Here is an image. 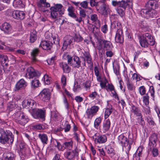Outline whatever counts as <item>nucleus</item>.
<instances>
[{
  "label": "nucleus",
  "mask_w": 160,
  "mask_h": 160,
  "mask_svg": "<svg viewBox=\"0 0 160 160\" xmlns=\"http://www.w3.org/2000/svg\"><path fill=\"white\" fill-rule=\"evenodd\" d=\"M139 118H138V123L142 126H143L144 124V122L143 119L142 118V115L141 116H138Z\"/></svg>",
  "instance_id": "obj_60"
},
{
  "label": "nucleus",
  "mask_w": 160,
  "mask_h": 160,
  "mask_svg": "<svg viewBox=\"0 0 160 160\" xmlns=\"http://www.w3.org/2000/svg\"><path fill=\"white\" fill-rule=\"evenodd\" d=\"M148 44L151 46H153L155 44V41L152 37L151 38L148 39Z\"/></svg>",
  "instance_id": "obj_64"
},
{
  "label": "nucleus",
  "mask_w": 160,
  "mask_h": 160,
  "mask_svg": "<svg viewBox=\"0 0 160 160\" xmlns=\"http://www.w3.org/2000/svg\"><path fill=\"white\" fill-rule=\"evenodd\" d=\"M138 91L140 94L142 96L145 94L146 89L144 86H142L139 87L138 88Z\"/></svg>",
  "instance_id": "obj_43"
},
{
  "label": "nucleus",
  "mask_w": 160,
  "mask_h": 160,
  "mask_svg": "<svg viewBox=\"0 0 160 160\" xmlns=\"http://www.w3.org/2000/svg\"><path fill=\"white\" fill-rule=\"evenodd\" d=\"M40 2L41 4L38 5L39 7H41V6L46 8H48L50 7V4L48 2H46V0H40Z\"/></svg>",
  "instance_id": "obj_40"
},
{
  "label": "nucleus",
  "mask_w": 160,
  "mask_h": 160,
  "mask_svg": "<svg viewBox=\"0 0 160 160\" xmlns=\"http://www.w3.org/2000/svg\"><path fill=\"white\" fill-rule=\"evenodd\" d=\"M132 5V0H129L125 2L124 0L119 1V7L122 8L124 10L128 7H131Z\"/></svg>",
  "instance_id": "obj_19"
},
{
  "label": "nucleus",
  "mask_w": 160,
  "mask_h": 160,
  "mask_svg": "<svg viewBox=\"0 0 160 160\" xmlns=\"http://www.w3.org/2000/svg\"><path fill=\"white\" fill-rule=\"evenodd\" d=\"M22 3V0H14L13 2V5L16 7H18Z\"/></svg>",
  "instance_id": "obj_52"
},
{
  "label": "nucleus",
  "mask_w": 160,
  "mask_h": 160,
  "mask_svg": "<svg viewBox=\"0 0 160 160\" xmlns=\"http://www.w3.org/2000/svg\"><path fill=\"white\" fill-rule=\"evenodd\" d=\"M149 92L151 93V95L152 97L153 100H154V93L155 91L154 88V87L152 86H151L150 87Z\"/></svg>",
  "instance_id": "obj_54"
},
{
  "label": "nucleus",
  "mask_w": 160,
  "mask_h": 160,
  "mask_svg": "<svg viewBox=\"0 0 160 160\" xmlns=\"http://www.w3.org/2000/svg\"><path fill=\"white\" fill-rule=\"evenodd\" d=\"M13 137L12 133L10 131H5L3 129H0V142L2 143H12Z\"/></svg>",
  "instance_id": "obj_1"
},
{
  "label": "nucleus",
  "mask_w": 160,
  "mask_h": 160,
  "mask_svg": "<svg viewBox=\"0 0 160 160\" xmlns=\"http://www.w3.org/2000/svg\"><path fill=\"white\" fill-rule=\"evenodd\" d=\"M1 30L7 34H9L12 32V27L9 23L5 22L3 23L0 27Z\"/></svg>",
  "instance_id": "obj_16"
},
{
  "label": "nucleus",
  "mask_w": 160,
  "mask_h": 160,
  "mask_svg": "<svg viewBox=\"0 0 160 160\" xmlns=\"http://www.w3.org/2000/svg\"><path fill=\"white\" fill-rule=\"evenodd\" d=\"M106 89L107 91L108 90L111 91H114L115 90L114 87L112 84H108V87L106 88Z\"/></svg>",
  "instance_id": "obj_59"
},
{
  "label": "nucleus",
  "mask_w": 160,
  "mask_h": 160,
  "mask_svg": "<svg viewBox=\"0 0 160 160\" xmlns=\"http://www.w3.org/2000/svg\"><path fill=\"white\" fill-rule=\"evenodd\" d=\"M149 150L150 151L152 150V149L155 148L156 146V142L149 141Z\"/></svg>",
  "instance_id": "obj_51"
},
{
  "label": "nucleus",
  "mask_w": 160,
  "mask_h": 160,
  "mask_svg": "<svg viewBox=\"0 0 160 160\" xmlns=\"http://www.w3.org/2000/svg\"><path fill=\"white\" fill-rule=\"evenodd\" d=\"M152 153L153 156L155 157L157 156L158 155V149L154 148L152 149Z\"/></svg>",
  "instance_id": "obj_63"
},
{
  "label": "nucleus",
  "mask_w": 160,
  "mask_h": 160,
  "mask_svg": "<svg viewBox=\"0 0 160 160\" xmlns=\"http://www.w3.org/2000/svg\"><path fill=\"white\" fill-rule=\"evenodd\" d=\"M80 88V86L77 82H75L73 90L74 92L76 91L77 90L79 89Z\"/></svg>",
  "instance_id": "obj_62"
},
{
  "label": "nucleus",
  "mask_w": 160,
  "mask_h": 160,
  "mask_svg": "<svg viewBox=\"0 0 160 160\" xmlns=\"http://www.w3.org/2000/svg\"><path fill=\"white\" fill-rule=\"evenodd\" d=\"M74 39L76 42H79L82 40V38L79 35H76L74 37Z\"/></svg>",
  "instance_id": "obj_57"
},
{
  "label": "nucleus",
  "mask_w": 160,
  "mask_h": 160,
  "mask_svg": "<svg viewBox=\"0 0 160 160\" xmlns=\"http://www.w3.org/2000/svg\"><path fill=\"white\" fill-rule=\"evenodd\" d=\"M140 13L142 17L147 18H152L156 15V11L149 8L142 9L140 11Z\"/></svg>",
  "instance_id": "obj_5"
},
{
  "label": "nucleus",
  "mask_w": 160,
  "mask_h": 160,
  "mask_svg": "<svg viewBox=\"0 0 160 160\" xmlns=\"http://www.w3.org/2000/svg\"><path fill=\"white\" fill-rule=\"evenodd\" d=\"M91 20L93 22H96L99 27L100 26V22L99 21L98 19L97 15L96 14H94L91 15Z\"/></svg>",
  "instance_id": "obj_39"
},
{
  "label": "nucleus",
  "mask_w": 160,
  "mask_h": 160,
  "mask_svg": "<svg viewBox=\"0 0 160 160\" xmlns=\"http://www.w3.org/2000/svg\"><path fill=\"white\" fill-rule=\"evenodd\" d=\"M115 40L117 42L122 43L123 42V32L122 29H119L117 30Z\"/></svg>",
  "instance_id": "obj_18"
},
{
  "label": "nucleus",
  "mask_w": 160,
  "mask_h": 160,
  "mask_svg": "<svg viewBox=\"0 0 160 160\" xmlns=\"http://www.w3.org/2000/svg\"><path fill=\"white\" fill-rule=\"evenodd\" d=\"M113 112V109L112 108H107L106 109L104 113V117L105 119L107 118H108L109 116L111 114V113L112 112Z\"/></svg>",
  "instance_id": "obj_34"
},
{
  "label": "nucleus",
  "mask_w": 160,
  "mask_h": 160,
  "mask_svg": "<svg viewBox=\"0 0 160 160\" xmlns=\"http://www.w3.org/2000/svg\"><path fill=\"white\" fill-rule=\"evenodd\" d=\"M127 84L128 88L129 90L130 91H132L133 89H135V87L131 82L129 80L127 81Z\"/></svg>",
  "instance_id": "obj_41"
},
{
  "label": "nucleus",
  "mask_w": 160,
  "mask_h": 160,
  "mask_svg": "<svg viewBox=\"0 0 160 160\" xmlns=\"http://www.w3.org/2000/svg\"><path fill=\"white\" fill-rule=\"evenodd\" d=\"M22 106L26 108H34L36 103L35 101L31 99L24 100L22 102Z\"/></svg>",
  "instance_id": "obj_10"
},
{
  "label": "nucleus",
  "mask_w": 160,
  "mask_h": 160,
  "mask_svg": "<svg viewBox=\"0 0 160 160\" xmlns=\"http://www.w3.org/2000/svg\"><path fill=\"white\" fill-rule=\"evenodd\" d=\"M142 150H139V149H138L137 151L136 157L137 158L136 159L137 160H140V157L142 155Z\"/></svg>",
  "instance_id": "obj_58"
},
{
  "label": "nucleus",
  "mask_w": 160,
  "mask_h": 160,
  "mask_svg": "<svg viewBox=\"0 0 160 160\" xmlns=\"http://www.w3.org/2000/svg\"><path fill=\"white\" fill-rule=\"evenodd\" d=\"M37 39V36L35 34L31 33L30 34V40L31 42H33Z\"/></svg>",
  "instance_id": "obj_53"
},
{
  "label": "nucleus",
  "mask_w": 160,
  "mask_h": 160,
  "mask_svg": "<svg viewBox=\"0 0 160 160\" xmlns=\"http://www.w3.org/2000/svg\"><path fill=\"white\" fill-rule=\"evenodd\" d=\"M103 8L100 10L99 12L105 17H107L108 15L110 12L111 10L108 5H106L104 3H102Z\"/></svg>",
  "instance_id": "obj_17"
},
{
  "label": "nucleus",
  "mask_w": 160,
  "mask_h": 160,
  "mask_svg": "<svg viewBox=\"0 0 160 160\" xmlns=\"http://www.w3.org/2000/svg\"><path fill=\"white\" fill-rule=\"evenodd\" d=\"M63 58H66L68 64L74 68H78L80 66L81 61L79 58L77 56L72 57L69 54H65L63 55Z\"/></svg>",
  "instance_id": "obj_3"
},
{
  "label": "nucleus",
  "mask_w": 160,
  "mask_h": 160,
  "mask_svg": "<svg viewBox=\"0 0 160 160\" xmlns=\"http://www.w3.org/2000/svg\"><path fill=\"white\" fill-rule=\"evenodd\" d=\"M111 122L109 119H108L103 122V130L104 132L108 131L110 128Z\"/></svg>",
  "instance_id": "obj_25"
},
{
  "label": "nucleus",
  "mask_w": 160,
  "mask_h": 160,
  "mask_svg": "<svg viewBox=\"0 0 160 160\" xmlns=\"http://www.w3.org/2000/svg\"><path fill=\"white\" fill-rule=\"evenodd\" d=\"M39 52V50L37 48L34 49L31 52L32 59L33 62H35L37 61L36 57L38 56Z\"/></svg>",
  "instance_id": "obj_27"
},
{
  "label": "nucleus",
  "mask_w": 160,
  "mask_h": 160,
  "mask_svg": "<svg viewBox=\"0 0 160 160\" xmlns=\"http://www.w3.org/2000/svg\"><path fill=\"white\" fill-rule=\"evenodd\" d=\"M93 138L96 143H104L107 141V138L105 136L100 135L99 133H95L93 136Z\"/></svg>",
  "instance_id": "obj_12"
},
{
  "label": "nucleus",
  "mask_w": 160,
  "mask_h": 160,
  "mask_svg": "<svg viewBox=\"0 0 160 160\" xmlns=\"http://www.w3.org/2000/svg\"><path fill=\"white\" fill-rule=\"evenodd\" d=\"M117 13L121 17H123L125 15L124 11L125 10L121 9L120 8H117L116 9Z\"/></svg>",
  "instance_id": "obj_45"
},
{
  "label": "nucleus",
  "mask_w": 160,
  "mask_h": 160,
  "mask_svg": "<svg viewBox=\"0 0 160 160\" xmlns=\"http://www.w3.org/2000/svg\"><path fill=\"white\" fill-rule=\"evenodd\" d=\"M38 137L43 144H47L48 142V137L47 135L44 133H40Z\"/></svg>",
  "instance_id": "obj_29"
},
{
  "label": "nucleus",
  "mask_w": 160,
  "mask_h": 160,
  "mask_svg": "<svg viewBox=\"0 0 160 160\" xmlns=\"http://www.w3.org/2000/svg\"><path fill=\"white\" fill-rule=\"evenodd\" d=\"M107 153L111 157H113L115 154V152L114 150L111 147L108 148L107 150Z\"/></svg>",
  "instance_id": "obj_50"
},
{
  "label": "nucleus",
  "mask_w": 160,
  "mask_h": 160,
  "mask_svg": "<svg viewBox=\"0 0 160 160\" xmlns=\"http://www.w3.org/2000/svg\"><path fill=\"white\" fill-rule=\"evenodd\" d=\"M88 2L86 1H84L81 2L80 4L82 7L83 8H88Z\"/></svg>",
  "instance_id": "obj_61"
},
{
  "label": "nucleus",
  "mask_w": 160,
  "mask_h": 160,
  "mask_svg": "<svg viewBox=\"0 0 160 160\" xmlns=\"http://www.w3.org/2000/svg\"><path fill=\"white\" fill-rule=\"evenodd\" d=\"M141 76L139 75L138 74L136 73H133L132 76V79L136 80L137 82L140 81L141 79Z\"/></svg>",
  "instance_id": "obj_49"
},
{
  "label": "nucleus",
  "mask_w": 160,
  "mask_h": 160,
  "mask_svg": "<svg viewBox=\"0 0 160 160\" xmlns=\"http://www.w3.org/2000/svg\"><path fill=\"white\" fill-rule=\"evenodd\" d=\"M63 144L65 148L70 150L72 148V141L67 142L64 143Z\"/></svg>",
  "instance_id": "obj_47"
},
{
  "label": "nucleus",
  "mask_w": 160,
  "mask_h": 160,
  "mask_svg": "<svg viewBox=\"0 0 160 160\" xmlns=\"http://www.w3.org/2000/svg\"><path fill=\"white\" fill-rule=\"evenodd\" d=\"M74 10L75 9L73 7L71 6H69L68 9V15L72 18H76V15L74 12Z\"/></svg>",
  "instance_id": "obj_31"
},
{
  "label": "nucleus",
  "mask_w": 160,
  "mask_h": 160,
  "mask_svg": "<svg viewBox=\"0 0 160 160\" xmlns=\"http://www.w3.org/2000/svg\"><path fill=\"white\" fill-rule=\"evenodd\" d=\"M99 108L96 106H93L90 108L88 109L86 111V115L88 118H92L95 115L98 111Z\"/></svg>",
  "instance_id": "obj_14"
},
{
  "label": "nucleus",
  "mask_w": 160,
  "mask_h": 160,
  "mask_svg": "<svg viewBox=\"0 0 160 160\" xmlns=\"http://www.w3.org/2000/svg\"><path fill=\"white\" fill-rule=\"evenodd\" d=\"M158 138L157 135L155 133L152 134L149 138V141L153 142H156Z\"/></svg>",
  "instance_id": "obj_46"
},
{
  "label": "nucleus",
  "mask_w": 160,
  "mask_h": 160,
  "mask_svg": "<svg viewBox=\"0 0 160 160\" xmlns=\"http://www.w3.org/2000/svg\"><path fill=\"white\" fill-rule=\"evenodd\" d=\"M78 152L75 149L71 151H67L65 153V157L68 159H73L76 155H78Z\"/></svg>",
  "instance_id": "obj_21"
},
{
  "label": "nucleus",
  "mask_w": 160,
  "mask_h": 160,
  "mask_svg": "<svg viewBox=\"0 0 160 160\" xmlns=\"http://www.w3.org/2000/svg\"><path fill=\"white\" fill-rule=\"evenodd\" d=\"M90 0V6L92 7H96V9L98 10H99V9H98V7H99L100 6V3H101V2H96L95 1L96 0Z\"/></svg>",
  "instance_id": "obj_32"
},
{
  "label": "nucleus",
  "mask_w": 160,
  "mask_h": 160,
  "mask_svg": "<svg viewBox=\"0 0 160 160\" xmlns=\"http://www.w3.org/2000/svg\"><path fill=\"white\" fill-rule=\"evenodd\" d=\"M111 26L114 28H116L118 30L119 29H122L121 24L118 21H115L111 23Z\"/></svg>",
  "instance_id": "obj_33"
},
{
  "label": "nucleus",
  "mask_w": 160,
  "mask_h": 160,
  "mask_svg": "<svg viewBox=\"0 0 160 160\" xmlns=\"http://www.w3.org/2000/svg\"><path fill=\"white\" fill-rule=\"evenodd\" d=\"M60 67L62 68L63 72L65 73H68L71 70V68L67 64L61 62L60 63Z\"/></svg>",
  "instance_id": "obj_30"
},
{
  "label": "nucleus",
  "mask_w": 160,
  "mask_h": 160,
  "mask_svg": "<svg viewBox=\"0 0 160 160\" xmlns=\"http://www.w3.org/2000/svg\"><path fill=\"white\" fill-rule=\"evenodd\" d=\"M74 39L73 37L70 35H67L64 38V42L62 48L64 50L66 49L69 45L72 44Z\"/></svg>",
  "instance_id": "obj_13"
},
{
  "label": "nucleus",
  "mask_w": 160,
  "mask_h": 160,
  "mask_svg": "<svg viewBox=\"0 0 160 160\" xmlns=\"http://www.w3.org/2000/svg\"><path fill=\"white\" fill-rule=\"evenodd\" d=\"M31 84L32 88H35L39 86L40 83L38 80L35 78L32 81Z\"/></svg>",
  "instance_id": "obj_37"
},
{
  "label": "nucleus",
  "mask_w": 160,
  "mask_h": 160,
  "mask_svg": "<svg viewBox=\"0 0 160 160\" xmlns=\"http://www.w3.org/2000/svg\"><path fill=\"white\" fill-rule=\"evenodd\" d=\"M41 73L38 71L35 70L32 67L28 68L26 71L25 76L28 78H32L34 77L39 76Z\"/></svg>",
  "instance_id": "obj_8"
},
{
  "label": "nucleus",
  "mask_w": 160,
  "mask_h": 160,
  "mask_svg": "<svg viewBox=\"0 0 160 160\" xmlns=\"http://www.w3.org/2000/svg\"><path fill=\"white\" fill-rule=\"evenodd\" d=\"M130 112L131 113H133L137 116H140L141 115V112L138 108L132 105L131 107Z\"/></svg>",
  "instance_id": "obj_22"
},
{
  "label": "nucleus",
  "mask_w": 160,
  "mask_h": 160,
  "mask_svg": "<svg viewBox=\"0 0 160 160\" xmlns=\"http://www.w3.org/2000/svg\"><path fill=\"white\" fill-rule=\"evenodd\" d=\"M101 118L99 117L97 118L94 121V127L95 128L98 129L99 127V124L101 122Z\"/></svg>",
  "instance_id": "obj_42"
},
{
  "label": "nucleus",
  "mask_w": 160,
  "mask_h": 160,
  "mask_svg": "<svg viewBox=\"0 0 160 160\" xmlns=\"http://www.w3.org/2000/svg\"><path fill=\"white\" fill-rule=\"evenodd\" d=\"M51 95L49 89L45 88L40 92L38 96L41 100L47 102L50 99Z\"/></svg>",
  "instance_id": "obj_7"
},
{
  "label": "nucleus",
  "mask_w": 160,
  "mask_h": 160,
  "mask_svg": "<svg viewBox=\"0 0 160 160\" xmlns=\"http://www.w3.org/2000/svg\"><path fill=\"white\" fill-rule=\"evenodd\" d=\"M15 120L17 122L22 125H24L29 120L27 116L23 113L21 112L17 113L15 117Z\"/></svg>",
  "instance_id": "obj_6"
},
{
  "label": "nucleus",
  "mask_w": 160,
  "mask_h": 160,
  "mask_svg": "<svg viewBox=\"0 0 160 160\" xmlns=\"http://www.w3.org/2000/svg\"><path fill=\"white\" fill-rule=\"evenodd\" d=\"M27 83L23 79H21L18 81L15 85L17 90L24 88L27 86Z\"/></svg>",
  "instance_id": "obj_20"
},
{
  "label": "nucleus",
  "mask_w": 160,
  "mask_h": 160,
  "mask_svg": "<svg viewBox=\"0 0 160 160\" xmlns=\"http://www.w3.org/2000/svg\"><path fill=\"white\" fill-rule=\"evenodd\" d=\"M62 87L63 88L66 85V79L64 75H62L61 79Z\"/></svg>",
  "instance_id": "obj_56"
},
{
  "label": "nucleus",
  "mask_w": 160,
  "mask_h": 160,
  "mask_svg": "<svg viewBox=\"0 0 160 160\" xmlns=\"http://www.w3.org/2000/svg\"><path fill=\"white\" fill-rule=\"evenodd\" d=\"M3 157L4 160H13L15 156L13 153L9 152L4 153Z\"/></svg>",
  "instance_id": "obj_26"
},
{
  "label": "nucleus",
  "mask_w": 160,
  "mask_h": 160,
  "mask_svg": "<svg viewBox=\"0 0 160 160\" xmlns=\"http://www.w3.org/2000/svg\"><path fill=\"white\" fill-rule=\"evenodd\" d=\"M12 16L15 19L22 20L25 16V13L22 11L15 10L12 12Z\"/></svg>",
  "instance_id": "obj_15"
},
{
  "label": "nucleus",
  "mask_w": 160,
  "mask_h": 160,
  "mask_svg": "<svg viewBox=\"0 0 160 160\" xmlns=\"http://www.w3.org/2000/svg\"><path fill=\"white\" fill-rule=\"evenodd\" d=\"M65 9L61 4H56L54 6L50 8L51 16V18L56 19L58 17V14L62 15L64 13Z\"/></svg>",
  "instance_id": "obj_2"
},
{
  "label": "nucleus",
  "mask_w": 160,
  "mask_h": 160,
  "mask_svg": "<svg viewBox=\"0 0 160 160\" xmlns=\"http://www.w3.org/2000/svg\"><path fill=\"white\" fill-rule=\"evenodd\" d=\"M148 40L145 39L144 38H142L140 40V44L142 47L146 48L147 47L148 45Z\"/></svg>",
  "instance_id": "obj_38"
},
{
  "label": "nucleus",
  "mask_w": 160,
  "mask_h": 160,
  "mask_svg": "<svg viewBox=\"0 0 160 160\" xmlns=\"http://www.w3.org/2000/svg\"><path fill=\"white\" fill-rule=\"evenodd\" d=\"M43 79L45 83L48 85L51 83V78L49 77L48 75L45 74L43 77Z\"/></svg>",
  "instance_id": "obj_44"
},
{
  "label": "nucleus",
  "mask_w": 160,
  "mask_h": 160,
  "mask_svg": "<svg viewBox=\"0 0 160 160\" xmlns=\"http://www.w3.org/2000/svg\"><path fill=\"white\" fill-rule=\"evenodd\" d=\"M149 8L151 9L155 10L158 7V5L156 0H151L149 1L147 5Z\"/></svg>",
  "instance_id": "obj_23"
},
{
  "label": "nucleus",
  "mask_w": 160,
  "mask_h": 160,
  "mask_svg": "<svg viewBox=\"0 0 160 160\" xmlns=\"http://www.w3.org/2000/svg\"><path fill=\"white\" fill-rule=\"evenodd\" d=\"M0 61L2 64L5 63V64L7 65V62L8 61V58L6 56L0 54Z\"/></svg>",
  "instance_id": "obj_36"
},
{
  "label": "nucleus",
  "mask_w": 160,
  "mask_h": 160,
  "mask_svg": "<svg viewBox=\"0 0 160 160\" xmlns=\"http://www.w3.org/2000/svg\"><path fill=\"white\" fill-rule=\"evenodd\" d=\"M118 139L122 144H124V147L127 150L126 152L127 154H128L131 149V146L130 144L128 143L127 138L123 135H121L119 136Z\"/></svg>",
  "instance_id": "obj_11"
},
{
  "label": "nucleus",
  "mask_w": 160,
  "mask_h": 160,
  "mask_svg": "<svg viewBox=\"0 0 160 160\" xmlns=\"http://www.w3.org/2000/svg\"><path fill=\"white\" fill-rule=\"evenodd\" d=\"M31 113L35 118L43 119L45 118V112L41 109H32Z\"/></svg>",
  "instance_id": "obj_9"
},
{
  "label": "nucleus",
  "mask_w": 160,
  "mask_h": 160,
  "mask_svg": "<svg viewBox=\"0 0 160 160\" xmlns=\"http://www.w3.org/2000/svg\"><path fill=\"white\" fill-rule=\"evenodd\" d=\"M83 54L85 57V59L88 63L90 64L92 62V58L90 53L88 52H85Z\"/></svg>",
  "instance_id": "obj_35"
},
{
  "label": "nucleus",
  "mask_w": 160,
  "mask_h": 160,
  "mask_svg": "<svg viewBox=\"0 0 160 160\" xmlns=\"http://www.w3.org/2000/svg\"><path fill=\"white\" fill-rule=\"evenodd\" d=\"M112 48V44L110 42L102 39L98 40L97 48L99 51L104 49L106 50H110Z\"/></svg>",
  "instance_id": "obj_4"
},
{
  "label": "nucleus",
  "mask_w": 160,
  "mask_h": 160,
  "mask_svg": "<svg viewBox=\"0 0 160 160\" xmlns=\"http://www.w3.org/2000/svg\"><path fill=\"white\" fill-rule=\"evenodd\" d=\"M62 127L63 130L64 129V132H67L69 131L71 128L70 125L69 124L68 122L67 121H64L62 122Z\"/></svg>",
  "instance_id": "obj_28"
},
{
  "label": "nucleus",
  "mask_w": 160,
  "mask_h": 160,
  "mask_svg": "<svg viewBox=\"0 0 160 160\" xmlns=\"http://www.w3.org/2000/svg\"><path fill=\"white\" fill-rule=\"evenodd\" d=\"M40 46L43 49L46 50H50L51 48L50 43L49 42L46 41H42L40 43Z\"/></svg>",
  "instance_id": "obj_24"
},
{
  "label": "nucleus",
  "mask_w": 160,
  "mask_h": 160,
  "mask_svg": "<svg viewBox=\"0 0 160 160\" xmlns=\"http://www.w3.org/2000/svg\"><path fill=\"white\" fill-rule=\"evenodd\" d=\"M59 115V114L57 112L53 111L51 112V118L55 120L58 119Z\"/></svg>",
  "instance_id": "obj_48"
},
{
  "label": "nucleus",
  "mask_w": 160,
  "mask_h": 160,
  "mask_svg": "<svg viewBox=\"0 0 160 160\" xmlns=\"http://www.w3.org/2000/svg\"><path fill=\"white\" fill-rule=\"evenodd\" d=\"M149 97L148 94L143 97V102L146 105H147L149 103Z\"/></svg>",
  "instance_id": "obj_55"
}]
</instances>
